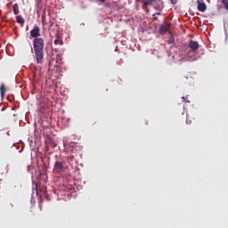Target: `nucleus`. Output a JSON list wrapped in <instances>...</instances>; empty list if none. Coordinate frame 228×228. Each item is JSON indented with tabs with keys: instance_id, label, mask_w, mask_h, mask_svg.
I'll use <instances>...</instances> for the list:
<instances>
[{
	"instance_id": "39448f33",
	"label": "nucleus",
	"mask_w": 228,
	"mask_h": 228,
	"mask_svg": "<svg viewBox=\"0 0 228 228\" xmlns=\"http://www.w3.org/2000/svg\"><path fill=\"white\" fill-rule=\"evenodd\" d=\"M183 47H185L187 49L189 47L192 53H196V51L199 49L200 45L197 41L191 40L189 42L188 45H184Z\"/></svg>"
},
{
	"instance_id": "f8f14e48",
	"label": "nucleus",
	"mask_w": 228,
	"mask_h": 228,
	"mask_svg": "<svg viewBox=\"0 0 228 228\" xmlns=\"http://www.w3.org/2000/svg\"><path fill=\"white\" fill-rule=\"evenodd\" d=\"M174 42H175L174 36H170L169 39L167 40V44L172 45L174 44Z\"/></svg>"
},
{
	"instance_id": "7ed1b4c3",
	"label": "nucleus",
	"mask_w": 228,
	"mask_h": 228,
	"mask_svg": "<svg viewBox=\"0 0 228 228\" xmlns=\"http://www.w3.org/2000/svg\"><path fill=\"white\" fill-rule=\"evenodd\" d=\"M53 174H58L59 175H61L63 172H65V165L63 162L56 161L53 165Z\"/></svg>"
},
{
	"instance_id": "f257e3e1",
	"label": "nucleus",
	"mask_w": 228,
	"mask_h": 228,
	"mask_svg": "<svg viewBox=\"0 0 228 228\" xmlns=\"http://www.w3.org/2000/svg\"><path fill=\"white\" fill-rule=\"evenodd\" d=\"M44 38L39 37L33 40L34 54L38 64L44 63Z\"/></svg>"
},
{
	"instance_id": "1a4fd4ad",
	"label": "nucleus",
	"mask_w": 228,
	"mask_h": 228,
	"mask_svg": "<svg viewBox=\"0 0 228 228\" xmlns=\"http://www.w3.org/2000/svg\"><path fill=\"white\" fill-rule=\"evenodd\" d=\"M16 22H18V24H21V26H24V18L21 15L16 16Z\"/></svg>"
},
{
	"instance_id": "dca6fc26",
	"label": "nucleus",
	"mask_w": 228,
	"mask_h": 228,
	"mask_svg": "<svg viewBox=\"0 0 228 228\" xmlns=\"http://www.w3.org/2000/svg\"><path fill=\"white\" fill-rule=\"evenodd\" d=\"M186 124H191V120L186 119Z\"/></svg>"
},
{
	"instance_id": "9b49d317",
	"label": "nucleus",
	"mask_w": 228,
	"mask_h": 228,
	"mask_svg": "<svg viewBox=\"0 0 228 228\" xmlns=\"http://www.w3.org/2000/svg\"><path fill=\"white\" fill-rule=\"evenodd\" d=\"M12 11L14 15H19L20 12H19V4H14L12 6Z\"/></svg>"
},
{
	"instance_id": "20e7f679",
	"label": "nucleus",
	"mask_w": 228,
	"mask_h": 228,
	"mask_svg": "<svg viewBox=\"0 0 228 228\" xmlns=\"http://www.w3.org/2000/svg\"><path fill=\"white\" fill-rule=\"evenodd\" d=\"M170 29V23L168 21H164L162 25L159 27V35L167 34Z\"/></svg>"
},
{
	"instance_id": "a211bd4d",
	"label": "nucleus",
	"mask_w": 228,
	"mask_h": 228,
	"mask_svg": "<svg viewBox=\"0 0 228 228\" xmlns=\"http://www.w3.org/2000/svg\"><path fill=\"white\" fill-rule=\"evenodd\" d=\"M200 1H202V0H197V3H200Z\"/></svg>"
},
{
	"instance_id": "4468645a",
	"label": "nucleus",
	"mask_w": 228,
	"mask_h": 228,
	"mask_svg": "<svg viewBox=\"0 0 228 228\" xmlns=\"http://www.w3.org/2000/svg\"><path fill=\"white\" fill-rule=\"evenodd\" d=\"M66 161H67L68 163H72V161H74V157H72V156L67 157Z\"/></svg>"
},
{
	"instance_id": "0eeeda50",
	"label": "nucleus",
	"mask_w": 228,
	"mask_h": 228,
	"mask_svg": "<svg viewBox=\"0 0 228 228\" xmlns=\"http://www.w3.org/2000/svg\"><path fill=\"white\" fill-rule=\"evenodd\" d=\"M198 4V11L199 12H206L207 7H206V4L205 3H197Z\"/></svg>"
},
{
	"instance_id": "f03ea898",
	"label": "nucleus",
	"mask_w": 228,
	"mask_h": 228,
	"mask_svg": "<svg viewBox=\"0 0 228 228\" xmlns=\"http://www.w3.org/2000/svg\"><path fill=\"white\" fill-rule=\"evenodd\" d=\"M143 6L147 8V6H153L155 10L161 12L163 10V1L161 0H143Z\"/></svg>"
},
{
	"instance_id": "9d476101",
	"label": "nucleus",
	"mask_w": 228,
	"mask_h": 228,
	"mask_svg": "<svg viewBox=\"0 0 228 228\" xmlns=\"http://www.w3.org/2000/svg\"><path fill=\"white\" fill-rule=\"evenodd\" d=\"M5 94H6V87L4 86V84H2L0 87L1 97H4Z\"/></svg>"
},
{
	"instance_id": "2eb2a0df",
	"label": "nucleus",
	"mask_w": 228,
	"mask_h": 228,
	"mask_svg": "<svg viewBox=\"0 0 228 228\" xmlns=\"http://www.w3.org/2000/svg\"><path fill=\"white\" fill-rule=\"evenodd\" d=\"M172 4H177V0H170Z\"/></svg>"
},
{
	"instance_id": "6e6552de",
	"label": "nucleus",
	"mask_w": 228,
	"mask_h": 228,
	"mask_svg": "<svg viewBox=\"0 0 228 228\" xmlns=\"http://www.w3.org/2000/svg\"><path fill=\"white\" fill-rule=\"evenodd\" d=\"M54 45H63V40L60 37V35H56V37L54 39Z\"/></svg>"
},
{
	"instance_id": "f3484780",
	"label": "nucleus",
	"mask_w": 228,
	"mask_h": 228,
	"mask_svg": "<svg viewBox=\"0 0 228 228\" xmlns=\"http://www.w3.org/2000/svg\"><path fill=\"white\" fill-rule=\"evenodd\" d=\"M101 3H106V0H100Z\"/></svg>"
},
{
	"instance_id": "ddd939ff",
	"label": "nucleus",
	"mask_w": 228,
	"mask_h": 228,
	"mask_svg": "<svg viewBox=\"0 0 228 228\" xmlns=\"http://www.w3.org/2000/svg\"><path fill=\"white\" fill-rule=\"evenodd\" d=\"M222 3L224 5L225 10H228V0H222Z\"/></svg>"
},
{
	"instance_id": "423d86ee",
	"label": "nucleus",
	"mask_w": 228,
	"mask_h": 228,
	"mask_svg": "<svg viewBox=\"0 0 228 228\" xmlns=\"http://www.w3.org/2000/svg\"><path fill=\"white\" fill-rule=\"evenodd\" d=\"M30 37L36 40V38H40V27L36 26L30 30Z\"/></svg>"
}]
</instances>
